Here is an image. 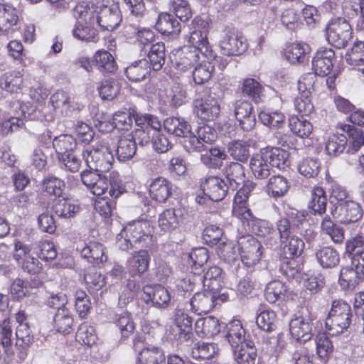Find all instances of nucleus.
<instances>
[{"mask_svg": "<svg viewBox=\"0 0 364 364\" xmlns=\"http://www.w3.org/2000/svg\"><path fill=\"white\" fill-rule=\"evenodd\" d=\"M142 291L145 295L144 300L146 303L151 301L156 306L164 307L171 299L168 290L159 284L145 285L142 288Z\"/></svg>", "mask_w": 364, "mask_h": 364, "instance_id": "nucleus-20", "label": "nucleus"}, {"mask_svg": "<svg viewBox=\"0 0 364 364\" xmlns=\"http://www.w3.org/2000/svg\"><path fill=\"white\" fill-rule=\"evenodd\" d=\"M16 346L23 349L28 348L33 341V336L31 334L30 328L26 323L19 322L16 330Z\"/></svg>", "mask_w": 364, "mask_h": 364, "instance_id": "nucleus-63", "label": "nucleus"}, {"mask_svg": "<svg viewBox=\"0 0 364 364\" xmlns=\"http://www.w3.org/2000/svg\"><path fill=\"white\" fill-rule=\"evenodd\" d=\"M81 255L87 259L90 262L100 264L107 260V256L104 252V247L99 242H90L81 250Z\"/></svg>", "mask_w": 364, "mask_h": 364, "instance_id": "nucleus-43", "label": "nucleus"}, {"mask_svg": "<svg viewBox=\"0 0 364 364\" xmlns=\"http://www.w3.org/2000/svg\"><path fill=\"white\" fill-rule=\"evenodd\" d=\"M97 21L100 26L107 31H113L122 21V16L117 5H102L97 11Z\"/></svg>", "mask_w": 364, "mask_h": 364, "instance_id": "nucleus-13", "label": "nucleus"}, {"mask_svg": "<svg viewBox=\"0 0 364 364\" xmlns=\"http://www.w3.org/2000/svg\"><path fill=\"white\" fill-rule=\"evenodd\" d=\"M321 229L328 235L336 243L341 242L344 239V232L342 228L335 224L329 216H326L321 223Z\"/></svg>", "mask_w": 364, "mask_h": 364, "instance_id": "nucleus-61", "label": "nucleus"}, {"mask_svg": "<svg viewBox=\"0 0 364 364\" xmlns=\"http://www.w3.org/2000/svg\"><path fill=\"white\" fill-rule=\"evenodd\" d=\"M53 147L55 149L58 159L68 154L77 148V142L75 139L69 134H61L55 136L53 141Z\"/></svg>", "mask_w": 364, "mask_h": 364, "instance_id": "nucleus-45", "label": "nucleus"}, {"mask_svg": "<svg viewBox=\"0 0 364 364\" xmlns=\"http://www.w3.org/2000/svg\"><path fill=\"white\" fill-rule=\"evenodd\" d=\"M220 48L225 55H240L247 48V40L237 32L229 30L220 41Z\"/></svg>", "mask_w": 364, "mask_h": 364, "instance_id": "nucleus-12", "label": "nucleus"}, {"mask_svg": "<svg viewBox=\"0 0 364 364\" xmlns=\"http://www.w3.org/2000/svg\"><path fill=\"white\" fill-rule=\"evenodd\" d=\"M137 359L139 364H165L166 356L161 348L149 346L138 353Z\"/></svg>", "mask_w": 364, "mask_h": 364, "instance_id": "nucleus-37", "label": "nucleus"}, {"mask_svg": "<svg viewBox=\"0 0 364 364\" xmlns=\"http://www.w3.org/2000/svg\"><path fill=\"white\" fill-rule=\"evenodd\" d=\"M126 231L132 239L136 250L147 248L154 245L153 227L146 220L134 221L126 227Z\"/></svg>", "mask_w": 364, "mask_h": 364, "instance_id": "nucleus-4", "label": "nucleus"}, {"mask_svg": "<svg viewBox=\"0 0 364 364\" xmlns=\"http://www.w3.org/2000/svg\"><path fill=\"white\" fill-rule=\"evenodd\" d=\"M30 109L32 111L34 110L33 107L29 108L25 105H20L19 111L16 112V115L15 117H11L1 123V134L3 136H6L23 126L24 119H31V113L29 112Z\"/></svg>", "mask_w": 364, "mask_h": 364, "instance_id": "nucleus-19", "label": "nucleus"}, {"mask_svg": "<svg viewBox=\"0 0 364 364\" xmlns=\"http://www.w3.org/2000/svg\"><path fill=\"white\" fill-rule=\"evenodd\" d=\"M150 257L146 250H140L129 261L127 272L129 276L141 277L149 267Z\"/></svg>", "mask_w": 364, "mask_h": 364, "instance_id": "nucleus-25", "label": "nucleus"}, {"mask_svg": "<svg viewBox=\"0 0 364 364\" xmlns=\"http://www.w3.org/2000/svg\"><path fill=\"white\" fill-rule=\"evenodd\" d=\"M348 144V139L344 134H333L330 136L326 143V153L333 157L343 153Z\"/></svg>", "mask_w": 364, "mask_h": 364, "instance_id": "nucleus-50", "label": "nucleus"}, {"mask_svg": "<svg viewBox=\"0 0 364 364\" xmlns=\"http://www.w3.org/2000/svg\"><path fill=\"white\" fill-rule=\"evenodd\" d=\"M316 353L318 357L326 363L333 352V344L324 333H318L316 338Z\"/></svg>", "mask_w": 364, "mask_h": 364, "instance_id": "nucleus-56", "label": "nucleus"}, {"mask_svg": "<svg viewBox=\"0 0 364 364\" xmlns=\"http://www.w3.org/2000/svg\"><path fill=\"white\" fill-rule=\"evenodd\" d=\"M94 58L98 70L102 73L112 74L117 70V64L109 52L98 50Z\"/></svg>", "mask_w": 364, "mask_h": 364, "instance_id": "nucleus-40", "label": "nucleus"}, {"mask_svg": "<svg viewBox=\"0 0 364 364\" xmlns=\"http://www.w3.org/2000/svg\"><path fill=\"white\" fill-rule=\"evenodd\" d=\"M318 262L323 268H333L340 262L338 252L330 247H323L316 252Z\"/></svg>", "mask_w": 364, "mask_h": 364, "instance_id": "nucleus-41", "label": "nucleus"}, {"mask_svg": "<svg viewBox=\"0 0 364 364\" xmlns=\"http://www.w3.org/2000/svg\"><path fill=\"white\" fill-rule=\"evenodd\" d=\"M215 291L205 288L203 292H198L192 297L190 304L193 312L198 314H207L215 306Z\"/></svg>", "mask_w": 364, "mask_h": 364, "instance_id": "nucleus-17", "label": "nucleus"}, {"mask_svg": "<svg viewBox=\"0 0 364 364\" xmlns=\"http://www.w3.org/2000/svg\"><path fill=\"white\" fill-rule=\"evenodd\" d=\"M237 243L241 261L245 266L252 267L259 261L262 246L255 237L245 235L239 238Z\"/></svg>", "mask_w": 364, "mask_h": 364, "instance_id": "nucleus-5", "label": "nucleus"}, {"mask_svg": "<svg viewBox=\"0 0 364 364\" xmlns=\"http://www.w3.org/2000/svg\"><path fill=\"white\" fill-rule=\"evenodd\" d=\"M149 196L158 203H165L172 196L173 185L164 177H157L149 185Z\"/></svg>", "mask_w": 364, "mask_h": 364, "instance_id": "nucleus-16", "label": "nucleus"}, {"mask_svg": "<svg viewBox=\"0 0 364 364\" xmlns=\"http://www.w3.org/2000/svg\"><path fill=\"white\" fill-rule=\"evenodd\" d=\"M189 43L191 44L189 46L198 49V53L206 55L207 53L211 52L206 31L197 29L192 31L189 36Z\"/></svg>", "mask_w": 364, "mask_h": 364, "instance_id": "nucleus-54", "label": "nucleus"}, {"mask_svg": "<svg viewBox=\"0 0 364 364\" xmlns=\"http://www.w3.org/2000/svg\"><path fill=\"white\" fill-rule=\"evenodd\" d=\"M262 154L272 169L273 168H283L286 166L288 154L284 149L272 148L265 150Z\"/></svg>", "mask_w": 364, "mask_h": 364, "instance_id": "nucleus-49", "label": "nucleus"}, {"mask_svg": "<svg viewBox=\"0 0 364 364\" xmlns=\"http://www.w3.org/2000/svg\"><path fill=\"white\" fill-rule=\"evenodd\" d=\"M98 90L102 100H112L119 94L120 85L114 78H109L102 81Z\"/></svg>", "mask_w": 364, "mask_h": 364, "instance_id": "nucleus-60", "label": "nucleus"}, {"mask_svg": "<svg viewBox=\"0 0 364 364\" xmlns=\"http://www.w3.org/2000/svg\"><path fill=\"white\" fill-rule=\"evenodd\" d=\"M214 70L215 65L213 62L203 61L196 66L193 71L194 82L198 85L203 84L210 79Z\"/></svg>", "mask_w": 364, "mask_h": 364, "instance_id": "nucleus-55", "label": "nucleus"}, {"mask_svg": "<svg viewBox=\"0 0 364 364\" xmlns=\"http://www.w3.org/2000/svg\"><path fill=\"white\" fill-rule=\"evenodd\" d=\"M223 323L213 316L198 318L195 323L196 332L201 336H213L220 332Z\"/></svg>", "mask_w": 364, "mask_h": 364, "instance_id": "nucleus-28", "label": "nucleus"}, {"mask_svg": "<svg viewBox=\"0 0 364 364\" xmlns=\"http://www.w3.org/2000/svg\"><path fill=\"white\" fill-rule=\"evenodd\" d=\"M198 50L188 46H183L177 51L172 63L175 61L176 68L181 71H186L191 68L199 58Z\"/></svg>", "mask_w": 364, "mask_h": 364, "instance_id": "nucleus-21", "label": "nucleus"}, {"mask_svg": "<svg viewBox=\"0 0 364 364\" xmlns=\"http://www.w3.org/2000/svg\"><path fill=\"white\" fill-rule=\"evenodd\" d=\"M312 316L306 309L301 315L292 318L289 323V331L293 338L299 341L306 342L310 340L314 334Z\"/></svg>", "mask_w": 364, "mask_h": 364, "instance_id": "nucleus-8", "label": "nucleus"}, {"mask_svg": "<svg viewBox=\"0 0 364 364\" xmlns=\"http://www.w3.org/2000/svg\"><path fill=\"white\" fill-rule=\"evenodd\" d=\"M327 198L324 190L321 187L315 188L311 193V199L309 204L311 213L321 215L326 212Z\"/></svg>", "mask_w": 364, "mask_h": 364, "instance_id": "nucleus-51", "label": "nucleus"}, {"mask_svg": "<svg viewBox=\"0 0 364 364\" xmlns=\"http://www.w3.org/2000/svg\"><path fill=\"white\" fill-rule=\"evenodd\" d=\"M114 323L119 328L122 339H126L134 333L135 324L129 313L116 315Z\"/></svg>", "mask_w": 364, "mask_h": 364, "instance_id": "nucleus-59", "label": "nucleus"}, {"mask_svg": "<svg viewBox=\"0 0 364 364\" xmlns=\"http://www.w3.org/2000/svg\"><path fill=\"white\" fill-rule=\"evenodd\" d=\"M282 246L281 256L284 259H294L302 253L305 244L297 236H291L287 241H280Z\"/></svg>", "mask_w": 364, "mask_h": 364, "instance_id": "nucleus-36", "label": "nucleus"}, {"mask_svg": "<svg viewBox=\"0 0 364 364\" xmlns=\"http://www.w3.org/2000/svg\"><path fill=\"white\" fill-rule=\"evenodd\" d=\"M257 326L267 332H272L277 328V316L272 310L261 311L256 318Z\"/></svg>", "mask_w": 364, "mask_h": 364, "instance_id": "nucleus-57", "label": "nucleus"}, {"mask_svg": "<svg viewBox=\"0 0 364 364\" xmlns=\"http://www.w3.org/2000/svg\"><path fill=\"white\" fill-rule=\"evenodd\" d=\"M326 34L328 43L337 48H345L352 38V28L349 22L344 18L332 19L326 27Z\"/></svg>", "mask_w": 364, "mask_h": 364, "instance_id": "nucleus-3", "label": "nucleus"}, {"mask_svg": "<svg viewBox=\"0 0 364 364\" xmlns=\"http://www.w3.org/2000/svg\"><path fill=\"white\" fill-rule=\"evenodd\" d=\"M250 167L255 178L259 180L266 179L274 172L262 153L251 158Z\"/></svg>", "mask_w": 364, "mask_h": 364, "instance_id": "nucleus-33", "label": "nucleus"}, {"mask_svg": "<svg viewBox=\"0 0 364 364\" xmlns=\"http://www.w3.org/2000/svg\"><path fill=\"white\" fill-rule=\"evenodd\" d=\"M164 127L167 132L188 140L191 136V126L183 118L169 117L164 120Z\"/></svg>", "mask_w": 364, "mask_h": 364, "instance_id": "nucleus-22", "label": "nucleus"}, {"mask_svg": "<svg viewBox=\"0 0 364 364\" xmlns=\"http://www.w3.org/2000/svg\"><path fill=\"white\" fill-rule=\"evenodd\" d=\"M217 347L214 343H198L191 351L192 357L196 360L210 359L216 353Z\"/></svg>", "mask_w": 364, "mask_h": 364, "instance_id": "nucleus-62", "label": "nucleus"}, {"mask_svg": "<svg viewBox=\"0 0 364 364\" xmlns=\"http://www.w3.org/2000/svg\"><path fill=\"white\" fill-rule=\"evenodd\" d=\"M136 151V142L130 135L122 136L117 142V156L121 161H125L133 158Z\"/></svg>", "mask_w": 364, "mask_h": 364, "instance_id": "nucleus-38", "label": "nucleus"}, {"mask_svg": "<svg viewBox=\"0 0 364 364\" xmlns=\"http://www.w3.org/2000/svg\"><path fill=\"white\" fill-rule=\"evenodd\" d=\"M204 194L213 201L223 200L231 191L225 179L217 176H208L200 183Z\"/></svg>", "mask_w": 364, "mask_h": 364, "instance_id": "nucleus-10", "label": "nucleus"}, {"mask_svg": "<svg viewBox=\"0 0 364 364\" xmlns=\"http://www.w3.org/2000/svg\"><path fill=\"white\" fill-rule=\"evenodd\" d=\"M90 189L94 195L99 196L105 194L108 191L109 196L114 198H117L124 191V188L119 184L110 181L108 183L107 178L101 175Z\"/></svg>", "mask_w": 364, "mask_h": 364, "instance_id": "nucleus-26", "label": "nucleus"}, {"mask_svg": "<svg viewBox=\"0 0 364 364\" xmlns=\"http://www.w3.org/2000/svg\"><path fill=\"white\" fill-rule=\"evenodd\" d=\"M151 70H160L166 61L165 45L164 43L152 44L147 55Z\"/></svg>", "mask_w": 364, "mask_h": 364, "instance_id": "nucleus-39", "label": "nucleus"}, {"mask_svg": "<svg viewBox=\"0 0 364 364\" xmlns=\"http://www.w3.org/2000/svg\"><path fill=\"white\" fill-rule=\"evenodd\" d=\"M228 186L234 192L245 182V173L244 166L238 162H231L223 171Z\"/></svg>", "mask_w": 364, "mask_h": 364, "instance_id": "nucleus-18", "label": "nucleus"}, {"mask_svg": "<svg viewBox=\"0 0 364 364\" xmlns=\"http://www.w3.org/2000/svg\"><path fill=\"white\" fill-rule=\"evenodd\" d=\"M227 333L225 337L232 347V349L239 348L245 343L246 340L245 331L243 328L240 321L234 320L226 325Z\"/></svg>", "mask_w": 364, "mask_h": 364, "instance_id": "nucleus-29", "label": "nucleus"}, {"mask_svg": "<svg viewBox=\"0 0 364 364\" xmlns=\"http://www.w3.org/2000/svg\"><path fill=\"white\" fill-rule=\"evenodd\" d=\"M18 20L14 8L9 5H0V31L9 33L11 27L16 25Z\"/></svg>", "mask_w": 364, "mask_h": 364, "instance_id": "nucleus-47", "label": "nucleus"}, {"mask_svg": "<svg viewBox=\"0 0 364 364\" xmlns=\"http://www.w3.org/2000/svg\"><path fill=\"white\" fill-rule=\"evenodd\" d=\"M346 62L354 66L364 64V42L358 41L354 43L350 50L346 55Z\"/></svg>", "mask_w": 364, "mask_h": 364, "instance_id": "nucleus-64", "label": "nucleus"}, {"mask_svg": "<svg viewBox=\"0 0 364 364\" xmlns=\"http://www.w3.org/2000/svg\"><path fill=\"white\" fill-rule=\"evenodd\" d=\"M287 291L284 283L274 280L267 284L264 294L268 302L274 304L279 299H285Z\"/></svg>", "mask_w": 364, "mask_h": 364, "instance_id": "nucleus-44", "label": "nucleus"}, {"mask_svg": "<svg viewBox=\"0 0 364 364\" xmlns=\"http://www.w3.org/2000/svg\"><path fill=\"white\" fill-rule=\"evenodd\" d=\"M331 214L341 223L348 224L359 220L363 217V212L359 203L348 200L346 202L334 204Z\"/></svg>", "mask_w": 364, "mask_h": 364, "instance_id": "nucleus-9", "label": "nucleus"}, {"mask_svg": "<svg viewBox=\"0 0 364 364\" xmlns=\"http://www.w3.org/2000/svg\"><path fill=\"white\" fill-rule=\"evenodd\" d=\"M181 209H166L160 215L159 226L164 232H170L177 228L182 220Z\"/></svg>", "mask_w": 364, "mask_h": 364, "instance_id": "nucleus-27", "label": "nucleus"}, {"mask_svg": "<svg viewBox=\"0 0 364 364\" xmlns=\"http://www.w3.org/2000/svg\"><path fill=\"white\" fill-rule=\"evenodd\" d=\"M345 128H346L350 139V145L347 152L355 154L364 144L363 132L361 129L350 125H346Z\"/></svg>", "mask_w": 364, "mask_h": 364, "instance_id": "nucleus-58", "label": "nucleus"}, {"mask_svg": "<svg viewBox=\"0 0 364 364\" xmlns=\"http://www.w3.org/2000/svg\"><path fill=\"white\" fill-rule=\"evenodd\" d=\"M234 114L243 131L250 132L255 128L256 114L251 102L245 100H237L234 104Z\"/></svg>", "mask_w": 364, "mask_h": 364, "instance_id": "nucleus-11", "label": "nucleus"}, {"mask_svg": "<svg viewBox=\"0 0 364 364\" xmlns=\"http://www.w3.org/2000/svg\"><path fill=\"white\" fill-rule=\"evenodd\" d=\"M352 310L343 300H334L326 319V326L332 334H340L346 331L352 322Z\"/></svg>", "mask_w": 364, "mask_h": 364, "instance_id": "nucleus-1", "label": "nucleus"}, {"mask_svg": "<svg viewBox=\"0 0 364 364\" xmlns=\"http://www.w3.org/2000/svg\"><path fill=\"white\" fill-rule=\"evenodd\" d=\"M54 328L59 333L69 334L73 331L74 318L68 308L58 310L54 316Z\"/></svg>", "mask_w": 364, "mask_h": 364, "instance_id": "nucleus-34", "label": "nucleus"}, {"mask_svg": "<svg viewBox=\"0 0 364 364\" xmlns=\"http://www.w3.org/2000/svg\"><path fill=\"white\" fill-rule=\"evenodd\" d=\"M309 47L307 44L292 43L285 50L287 60L292 64L304 62Z\"/></svg>", "mask_w": 364, "mask_h": 364, "instance_id": "nucleus-53", "label": "nucleus"}, {"mask_svg": "<svg viewBox=\"0 0 364 364\" xmlns=\"http://www.w3.org/2000/svg\"><path fill=\"white\" fill-rule=\"evenodd\" d=\"M188 257L191 272L200 276V273L204 271V264L208 262L210 257L208 249L203 247L195 248L189 253Z\"/></svg>", "mask_w": 364, "mask_h": 364, "instance_id": "nucleus-30", "label": "nucleus"}, {"mask_svg": "<svg viewBox=\"0 0 364 364\" xmlns=\"http://www.w3.org/2000/svg\"><path fill=\"white\" fill-rule=\"evenodd\" d=\"M364 282V250L351 257V264L343 267L340 272L339 283L344 287L355 288Z\"/></svg>", "mask_w": 364, "mask_h": 364, "instance_id": "nucleus-2", "label": "nucleus"}, {"mask_svg": "<svg viewBox=\"0 0 364 364\" xmlns=\"http://www.w3.org/2000/svg\"><path fill=\"white\" fill-rule=\"evenodd\" d=\"M250 146L243 140H234L228 143V151L233 159L245 163L250 156Z\"/></svg>", "mask_w": 364, "mask_h": 364, "instance_id": "nucleus-42", "label": "nucleus"}, {"mask_svg": "<svg viewBox=\"0 0 364 364\" xmlns=\"http://www.w3.org/2000/svg\"><path fill=\"white\" fill-rule=\"evenodd\" d=\"M52 209L59 218L68 219L73 218L80 211V207L68 198H58L53 201Z\"/></svg>", "mask_w": 364, "mask_h": 364, "instance_id": "nucleus-31", "label": "nucleus"}, {"mask_svg": "<svg viewBox=\"0 0 364 364\" xmlns=\"http://www.w3.org/2000/svg\"><path fill=\"white\" fill-rule=\"evenodd\" d=\"M267 188L269 195L275 198L282 197L287 193L289 188V183L284 176L274 175L269 178Z\"/></svg>", "mask_w": 364, "mask_h": 364, "instance_id": "nucleus-46", "label": "nucleus"}, {"mask_svg": "<svg viewBox=\"0 0 364 364\" xmlns=\"http://www.w3.org/2000/svg\"><path fill=\"white\" fill-rule=\"evenodd\" d=\"M234 358L237 364H255L257 355L254 343L245 341L239 348L232 349Z\"/></svg>", "mask_w": 364, "mask_h": 364, "instance_id": "nucleus-32", "label": "nucleus"}, {"mask_svg": "<svg viewBox=\"0 0 364 364\" xmlns=\"http://www.w3.org/2000/svg\"><path fill=\"white\" fill-rule=\"evenodd\" d=\"M335 53L329 49L318 50L312 58V70L315 75L324 77L328 75L333 66Z\"/></svg>", "mask_w": 364, "mask_h": 364, "instance_id": "nucleus-15", "label": "nucleus"}, {"mask_svg": "<svg viewBox=\"0 0 364 364\" xmlns=\"http://www.w3.org/2000/svg\"><path fill=\"white\" fill-rule=\"evenodd\" d=\"M151 72V65L146 59L136 60L125 68L124 74L129 81L144 80Z\"/></svg>", "mask_w": 364, "mask_h": 364, "instance_id": "nucleus-23", "label": "nucleus"}, {"mask_svg": "<svg viewBox=\"0 0 364 364\" xmlns=\"http://www.w3.org/2000/svg\"><path fill=\"white\" fill-rule=\"evenodd\" d=\"M243 95L252 99L255 103L258 104L262 101L263 87L255 79L247 78L243 81L242 87Z\"/></svg>", "mask_w": 364, "mask_h": 364, "instance_id": "nucleus-52", "label": "nucleus"}, {"mask_svg": "<svg viewBox=\"0 0 364 364\" xmlns=\"http://www.w3.org/2000/svg\"><path fill=\"white\" fill-rule=\"evenodd\" d=\"M217 139L215 130L209 125L199 127L195 134L191 132L188 140H186L184 146L188 151L202 152L207 149L208 144H211Z\"/></svg>", "mask_w": 364, "mask_h": 364, "instance_id": "nucleus-6", "label": "nucleus"}, {"mask_svg": "<svg viewBox=\"0 0 364 364\" xmlns=\"http://www.w3.org/2000/svg\"><path fill=\"white\" fill-rule=\"evenodd\" d=\"M289 127L296 136L304 138L310 135L313 127L304 117L292 116L289 119Z\"/></svg>", "mask_w": 364, "mask_h": 364, "instance_id": "nucleus-48", "label": "nucleus"}, {"mask_svg": "<svg viewBox=\"0 0 364 364\" xmlns=\"http://www.w3.org/2000/svg\"><path fill=\"white\" fill-rule=\"evenodd\" d=\"M224 272L223 269L217 266L210 267L203 276V280L205 288L210 291H218L224 285Z\"/></svg>", "mask_w": 364, "mask_h": 364, "instance_id": "nucleus-35", "label": "nucleus"}, {"mask_svg": "<svg viewBox=\"0 0 364 364\" xmlns=\"http://www.w3.org/2000/svg\"><path fill=\"white\" fill-rule=\"evenodd\" d=\"M155 28L164 35H178L181 31V26L173 14L163 13L159 16Z\"/></svg>", "mask_w": 364, "mask_h": 364, "instance_id": "nucleus-24", "label": "nucleus"}, {"mask_svg": "<svg viewBox=\"0 0 364 364\" xmlns=\"http://www.w3.org/2000/svg\"><path fill=\"white\" fill-rule=\"evenodd\" d=\"M86 152L85 161L90 169L101 173L108 171L112 168L114 156L108 147L102 146L87 150Z\"/></svg>", "mask_w": 364, "mask_h": 364, "instance_id": "nucleus-7", "label": "nucleus"}, {"mask_svg": "<svg viewBox=\"0 0 364 364\" xmlns=\"http://www.w3.org/2000/svg\"><path fill=\"white\" fill-rule=\"evenodd\" d=\"M195 112L203 120H214L220 113L219 100L210 95L194 102Z\"/></svg>", "mask_w": 364, "mask_h": 364, "instance_id": "nucleus-14", "label": "nucleus"}]
</instances>
